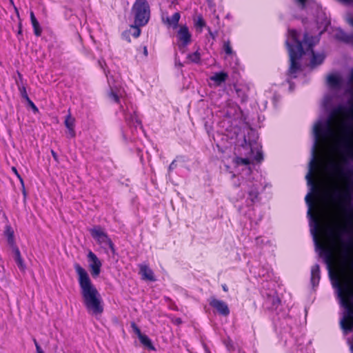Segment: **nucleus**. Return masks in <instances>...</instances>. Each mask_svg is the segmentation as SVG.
I'll return each mask as SVG.
<instances>
[{"label":"nucleus","instance_id":"1a4fd4ad","mask_svg":"<svg viewBox=\"0 0 353 353\" xmlns=\"http://www.w3.org/2000/svg\"><path fill=\"white\" fill-rule=\"evenodd\" d=\"M210 305L215 308L217 312L223 316H226L230 314V310L228 305L223 301L212 298L210 301Z\"/></svg>","mask_w":353,"mask_h":353},{"label":"nucleus","instance_id":"0eeeda50","mask_svg":"<svg viewBox=\"0 0 353 353\" xmlns=\"http://www.w3.org/2000/svg\"><path fill=\"white\" fill-rule=\"evenodd\" d=\"M90 232L92 238H94L99 244L108 246L112 251L114 250V244L106 233L104 232L101 226H94L90 229Z\"/></svg>","mask_w":353,"mask_h":353},{"label":"nucleus","instance_id":"dca6fc26","mask_svg":"<svg viewBox=\"0 0 353 353\" xmlns=\"http://www.w3.org/2000/svg\"><path fill=\"white\" fill-rule=\"evenodd\" d=\"M259 187L256 184H252V185L249 186L248 190V199L251 201L252 203H254L258 201L259 197Z\"/></svg>","mask_w":353,"mask_h":353},{"label":"nucleus","instance_id":"8fccbe9b","mask_svg":"<svg viewBox=\"0 0 353 353\" xmlns=\"http://www.w3.org/2000/svg\"><path fill=\"white\" fill-rule=\"evenodd\" d=\"M222 288L225 292H228V287L225 284L222 285Z\"/></svg>","mask_w":353,"mask_h":353},{"label":"nucleus","instance_id":"39448f33","mask_svg":"<svg viewBox=\"0 0 353 353\" xmlns=\"http://www.w3.org/2000/svg\"><path fill=\"white\" fill-rule=\"evenodd\" d=\"M258 135L255 130L250 128L248 130L246 135H244L243 142L241 146L245 150H249V154H253L254 159L261 162L263 159V153L259 148V144L257 143Z\"/></svg>","mask_w":353,"mask_h":353},{"label":"nucleus","instance_id":"3c124183","mask_svg":"<svg viewBox=\"0 0 353 353\" xmlns=\"http://www.w3.org/2000/svg\"><path fill=\"white\" fill-rule=\"evenodd\" d=\"M350 81L353 82V69L352 70L350 74Z\"/></svg>","mask_w":353,"mask_h":353},{"label":"nucleus","instance_id":"a211bd4d","mask_svg":"<svg viewBox=\"0 0 353 353\" xmlns=\"http://www.w3.org/2000/svg\"><path fill=\"white\" fill-rule=\"evenodd\" d=\"M312 54V59L310 63L312 66H316L321 64L325 59V56L323 54H316L314 50L310 51Z\"/></svg>","mask_w":353,"mask_h":353},{"label":"nucleus","instance_id":"6e6d98bb","mask_svg":"<svg viewBox=\"0 0 353 353\" xmlns=\"http://www.w3.org/2000/svg\"><path fill=\"white\" fill-rule=\"evenodd\" d=\"M178 65H179V66H183L182 63H178Z\"/></svg>","mask_w":353,"mask_h":353},{"label":"nucleus","instance_id":"c756f323","mask_svg":"<svg viewBox=\"0 0 353 353\" xmlns=\"http://www.w3.org/2000/svg\"><path fill=\"white\" fill-rule=\"evenodd\" d=\"M223 49L225 52L227 54H231L232 53V50L230 46V42L229 41H225L223 44Z\"/></svg>","mask_w":353,"mask_h":353},{"label":"nucleus","instance_id":"bb28decb","mask_svg":"<svg viewBox=\"0 0 353 353\" xmlns=\"http://www.w3.org/2000/svg\"><path fill=\"white\" fill-rule=\"evenodd\" d=\"M268 301L272 303V309H276L280 304V299L277 296H270Z\"/></svg>","mask_w":353,"mask_h":353},{"label":"nucleus","instance_id":"a878e982","mask_svg":"<svg viewBox=\"0 0 353 353\" xmlns=\"http://www.w3.org/2000/svg\"><path fill=\"white\" fill-rule=\"evenodd\" d=\"M234 162L237 165H249L250 161L248 158L236 157L234 159Z\"/></svg>","mask_w":353,"mask_h":353},{"label":"nucleus","instance_id":"f8f14e48","mask_svg":"<svg viewBox=\"0 0 353 353\" xmlns=\"http://www.w3.org/2000/svg\"><path fill=\"white\" fill-rule=\"evenodd\" d=\"M319 41V37L310 36L307 32H305L303 35V42L307 45V51H312L313 47Z\"/></svg>","mask_w":353,"mask_h":353},{"label":"nucleus","instance_id":"7c9ffc66","mask_svg":"<svg viewBox=\"0 0 353 353\" xmlns=\"http://www.w3.org/2000/svg\"><path fill=\"white\" fill-rule=\"evenodd\" d=\"M131 327L133 329V331L134 332V333L138 336V337L139 336H141V334H143L140 330V329L139 328V327L136 325L135 323L132 322L131 323Z\"/></svg>","mask_w":353,"mask_h":353},{"label":"nucleus","instance_id":"603ef678","mask_svg":"<svg viewBox=\"0 0 353 353\" xmlns=\"http://www.w3.org/2000/svg\"><path fill=\"white\" fill-rule=\"evenodd\" d=\"M208 30H209V33H210V35H211V37L214 39V34L210 31V28H208Z\"/></svg>","mask_w":353,"mask_h":353},{"label":"nucleus","instance_id":"7ed1b4c3","mask_svg":"<svg viewBox=\"0 0 353 353\" xmlns=\"http://www.w3.org/2000/svg\"><path fill=\"white\" fill-rule=\"evenodd\" d=\"M333 287L337 290L341 305L346 310L341 320V327L345 332H350L353 329V307L349 299L350 292L347 289H344L339 281L334 282Z\"/></svg>","mask_w":353,"mask_h":353},{"label":"nucleus","instance_id":"72a5a7b5","mask_svg":"<svg viewBox=\"0 0 353 353\" xmlns=\"http://www.w3.org/2000/svg\"><path fill=\"white\" fill-rule=\"evenodd\" d=\"M28 103V104L30 105V107L32 109L34 112H38L39 110L37 107L34 105V103L30 100V98L26 100Z\"/></svg>","mask_w":353,"mask_h":353},{"label":"nucleus","instance_id":"37998d69","mask_svg":"<svg viewBox=\"0 0 353 353\" xmlns=\"http://www.w3.org/2000/svg\"><path fill=\"white\" fill-rule=\"evenodd\" d=\"M346 171L348 175L353 176V169L352 168H347Z\"/></svg>","mask_w":353,"mask_h":353},{"label":"nucleus","instance_id":"c85d7f7f","mask_svg":"<svg viewBox=\"0 0 353 353\" xmlns=\"http://www.w3.org/2000/svg\"><path fill=\"white\" fill-rule=\"evenodd\" d=\"M14 261H15V262H16V263H17V266L19 267V268L21 271L24 272V271H25V270H26V265H25V263H24V262H23V261L22 258H21V256H20L19 258H16V259H14Z\"/></svg>","mask_w":353,"mask_h":353},{"label":"nucleus","instance_id":"aec40b11","mask_svg":"<svg viewBox=\"0 0 353 353\" xmlns=\"http://www.w3.org/2000/svg\"><path fill=\"white\" fill-rule=\"evenodd\" d=\"M180 17L179 12H175L171 17H168L166 21L169 26H172L175 29L178 27Z\"/></svg>","mask_w":353,"mask_h":353},{"label":"nucleus","instance_id":"ea45409f","mask_svg":"<svg viewBox=\"0 0 353 353\" xmlns=\"http://www.w3.org/2000/svg\"><path fill=\"white\" fill-rule=\"evenodd\" d=\"M21 188H22V192H23V197H24V200H26V196H27V193H26V191L25 185H24V182L23 181V184H21Z\"/></svg>","mask_w":353,"mask_h":353},{"label":"nucleus","instance_id":"9d476101","mask_svg":"<svg viewBox=\"0 0 353 353\" xmlns=\"http://www.w3.org/2000/svg\"><path fill=\"white\" fill-rule=\"evenodd\" d=\"M192 35L186 26L180 27L177 32V38L181 42V46L185 47L191 42Z\"/></svg>","mask_w":353,"mask_h":353},{"label":"nucleus","instance_id":"09e8293b","mask_svg":"<svg viewBox=\"0 0 353 353\" xmlns=\"http://www.w3.org/2000/svg\"><path fill=\"white\" fill-rule=\"evenodd\" d=\"M132 120H134V119H132ZM134 121H135V123L137 124V125H141V121L139 120L137 118H134Z\"/></svg>","mask_w":353,"mask_h":353},{"label":"nucleus","instance_id":"4be33fe9","mask_svg":"<svg viewBox=\"0 0 353 353\" xmlns=\"http://www.w3.org/2000/svg\"><path fill=\"white\" fill-rule=\"evenodd\" d=\"M139 339L141 343L145 347H147L149 350H154V346L151 342V340L149 337L145 334H141L139 336Z\"/></svg>","mask_w":353,"mask_h":353},{"label":"nucleus","instance_id":"f3484780","mask_svg":"<svg viewBox=\"0 0 353 353\" xmlns=\"http://www.w3.org/2000/svg\"><path fill=\"white\" fill-rule=\"evenodd\" d=\"M31 23L34 29V33L37 37H39L41 34L42 29L40 27L39 23L36 19L34 14L32 11L30 14Z\"/></svg>","mask_w":353,"mask_h":353},{"label":"nucleus","instance_id":"393cba45","mask_svg":"<svg viewBox=\"0 0 353 353\" xmlns=\"http://www.w3.org/2000/svg\"><path fill=\"white\" fill-rule=\"evenodd\" d=\"M17 85L18 86V88H19V90L20 92V94H21V97L23 99H24L25 100L28 99L29 97H28V95L27 94L26 87L23 85H21L19 83L18 81H17Z\"/></svg>","mask_w":353,"mask_h":353},{"label":"nucleus","instance_id":"2f4dec72","mask_svg":"<svg viewBox=\"0 0 353 353\" xmlns=\"http://www.w3.org/2000/svg\"><path fill=\"white\" fill-rule=\"evenodd\" d=\"M131 30H125L124 31L123 33H122V37L123 39H125L126 41H128V42H130V36H131Z\"/></svg>","mask_w":353,"mask_h":353},{"label":"nucleus","instance_id":"9b49d317","mask_svg":"<svg viewBox=\"0 0 353 353\" xmlns=\"http://www.w3.org/2000/svg\"><path fill=\"white\" fill-rule=\"evenodd\" d=\"M74 118H73L71 114L69 113L65 119L64 123L65 127L68 129V133L70 138H73L75 137L76 133L74 129Z\"/></svg>","mask_w":353,"mask_h":353},{"label":"nucleus","instance_id":"58836bf2","mask_svg":"<svg viewBox=\"0 0 353 353\" xmlns=\"http://www.w3.org/2000/svg\"><path fill=\"white\" fill-rule=\"evenodd\" d=\"M176 167V161L174 160L170 165L169 166V171H171L172 170H174L175 168Z\"/></svg>","mask_w":353,"mask_h":353},{"label":"nucleus","instance_id":"423d86ee","mask_svg":"<svg viewBox=\"0 0 353 353\" xmlns=\"http://www.w3.org/2000/svg\"><path fill=\"white\" fill-rule=\"evenodd\" d=\"M132 12L134 16V23L145 26L149 21L150 15V6L146 0H136Z\"/></svg>","mask_w":353,"mask_h":353},{"label":"nucleus","instance_id":"de8ad7c7","mask_svg":"<svg viewBox=\"0 0 353 353\" xmlns=\"http://www.w3.org/2000/svg\"><path fill=\"white\" fill-rule=\"evenodd\" d=\"M143 54L147 57L148 56V49H147V47L146 46H144L143 47Z\"/></svg>","mask_w":353,"mask_h":353},{"label":"nucleus","instance_id":"f257e3e1","mask_svg":"<svg viewBox=\"0 0 353 353\" xmlns=\"http://www.w3.org/2000/svg\"><path fill=\"white\" fill-rule=\"evenodd\" d=\"M346 108L343 105H338L330 112L328 118L325 121H317L313 126V134L314 143L312 147V155L309 163V171L305 176L307 185L310 187V191L305 197V203L308 206L307 215L311 221L315 223V225L311 229V233L313 236L316 246L319 247L320 243L317 238L318 222L312 213L313 202L312 200V194L315 190V182L313 179L314 169L316 167L315 150L319 144H325L330 142H335L338 138V132L336 127L339 121L342 119V114L346 111Z\"/></svg>","mask_w":353,"mask_h":353},{"label":"nucleus","instance_id":"4468645a","mask_svg":"<svg viewBox=\"0 0 353 353\" xmlns=\"http://www.w3.org/2000/svg\"><path fill=\"white\" fill-rule=\"evenodd\" d=\"M140 272L144 279L154 281L156 279L154 276L153 271L146 265H140Z\"/></svg>","mask_w":353,"mask_h":353},{"label":"nucleus","instance_id":"c03bdc74","mask_svg":"<svg viewBox=\"0 0 353 353\" xmlns=\"http://www.w3.org/2000/svg\"><path fill=\"white\" fill-rule=\"evenodd\" d=\"M173 322L176 325H180L182 323V320L180 318L175 319Z\"/></svg>","mask_w":353,"mask_h":353},{"label":"nucleus","instance_id":"20e7f679","mask_svg":"<svg viewBox=\"0 0 353 353\" xmlns=\"http://www.w3.org/2000/svg\"><path fill=\"white\" fill-rule=\"evenodd\" d=\"M289 36L291 39L296 43L295 46L292 45L288 40L285 41V45L288 48L290 65L288 70V72L290 74L296 73L301 68V65L298 62L303 55L305 54L303 49L302 41L299 39L298 32L295 30H289Z\"/></svg>","mask_w":353,"mask_h":353},{"label":"nucleus","instance_id":"a18cd8bd","mask_svg":"<svg viewBox=\"0 0 353 353\" xmlns=\"http://www.w3.org/2000/svg\"><path fill=\"white\" fill-rule=\"evenodd\" d=\"M21 34H22L21 23H19V30H18L17 34L21 35Z\"/></svg>","mask_w":353,"mask_h":353},{"label":"nucleus","instance_id":"473e14b6","mask_svg":"<svg viewBox=\"0 0 353 353\" xmlns=\"http://www.w3.org/2000/svg\"><path fill=\"white\" fill-rule=\"evenodd\" d=\"M109 97L113 100L114 102L116 103H119V96L115 93L112 90H111V92L109 93Z\"/></svg>","mask_w":353,"mask_h":353},{"label":"nucleus","instance_id":"79ce46f5","mask_svg":"<svg viewBox=\"0 0 353 353\" xmlns=\"http://www.w3.org/2000/svg\"><path fill=\"white\" fill-rule=\"evenodd\" d=\"M347 22L353 27V17H348L347 18Z\"/></svg>","mask_w":353,"mask_h":353},{"label":"nucleus","instance_id":"b1692460","mask_svg":"<svg viewBox=\"0 0 353 353\" xmlns=\"http://www.w3.org/2000/svg\"><path fill=\"white\" fill-rule=\"evenodd\" d=\"M188 58L192 62L195 63H198L200 62L201 60V55L200 53L196 52H194V53L189 54L188 55Z\"/></svg>","mask_w":353,"mask_h":353},{"label":"nucleus","instance_id":"412c9836","mask_svg":"<svg viewBox=\"0 0 353 353\" xmlns=\"http://www.w3.org/2000/svg\"><path fill=\"white\" fill-rule=\"evenodd\" d=\"M336 38L338 40L344 41L345 43H349L352 40V36L346 34L342 30H339L338 32L336 34Z\"/></svg>","mask_w":353,"mask_h":353},{"label":"nucleus","instance_id":"5701e85b","mask_svg":"<svg viewBox=\"0 0 353 353\" xmlns=\"http://www.w3.org/2000/svg\"><path fill=\"white\" fill-rule=\"evenodd\" d=\"M141 26H138V24L134 23V25H131L130 28V30H131V34L135 38L139 37L141 34V29L139 28Z\"/></svg>","mask_w":353,"mask_h":353},{"label":"nucleus","instance_id":"f03ea898","mask_svg":"<svg viewBox=\"0 0 353 353\" xmlns=\"http://www.w3.org/2000/svg\"><path fill=\"white\" fill-rule=\"evenodd\" d=\"M74 269L78 274L81 295L85 308L94 315L101 314L103 311V307L99 292L92 284L85 269L79 263L74 264Z\"/></svg>","mask_w":353,"mask_h":353},{"label":"nucleus","instance_id":"2eb2a0df","mask_svg":"<svg viewBox=\"0 0 353 353\" xmlns=\"http://www.w3.org/2000/svg\"><path fill=\"white\" fill-rule=\"evenodd\" d=\"M228 77L226 72H216L213 76L210 77V80L215 82L217 85H220L222 83L225 82Z\"/></svg>","mask_w":353,"mask_h":353},{"label":"nucleus","instance_id":"f704fd0d","mask_svg":"<svg viewBox=\"0 0 353 353\" xmlns=\"http://www.w3.org/2000/svg\"><path fill=\"white\" fill-rule=\"evenodd\" d=\"M34 343L36 347V352L35 353H44L43 350L41 347V346L39 345L38 342L35 339H33Z\"/></svg>","mask_w":353,"mask_h":353},{"label":"nucleus","instance_id":"6ab92c4d","mask_svg":"<svg viewBox=\"0 0 353 353\" xmlns=\"http://www.w3.org/2000/svg\"><path fill=\"white\" fill-rule=\"evenodd\" d=\"M327 83L330 87L336 88L340 86L341 79L336 75L330 74L327 76Z\"/></svg>","mask_w":353,"mask_h":353},{"label":"nucleus","instance_id":"6e6552de","mask_svg":"<svg viewBox=\"0 0 353 353\" xmlns=\"http://www.w3.org/2000/svg\"><path fill=\"white\" fill-rule=\"evenodd\" d=\"M88 261L89 263L91 275L94 278L97 277L100 274L101 268L102 266L101 261L92 251H90L88 254Z\"/></svg>","mask_w":353,"mask_h":353},{"label":"nucleus","instance_id":"a19ab883","mask_svg":"<svg viewBox=\"0 0 353 353\" xmlns=\"http://www.w3.org/2000/svg\"><path fill=\"white\" fill-rule=\"evenodd\" d=\"M51 154H52V156L53 159L56 161H58V155H57V154L53 150H51Z\"/></svg>","mask_w":353,"mask_h":353},{"label":"nucleus","instance_id":"864d4df0","mask_svg":"<svg viewBox=\"0 0 353 353\" xmlns=\"http://www.w3.org/2000/svg\"><path fill=\"white\" fill-rule=\"evenodd\" d=\"M329 260H330V256H327V263H328V266H330V262H329Z\"/></svg>","mask_w":353,"mask_h":353},{"label":"nucleus","instance_id":"5fc2aeb1","mask_svg":"<svg viewBox=\"0 0 353 353\" xmlns=\"http://www.w3.org/2000/svg\"><path fill=\"white\" fill-rule=\"evenodd\" d=\"M12 236H13V232H12L10 234V237L11 239H12Z\"/></svg>","mask_w":353,"mask_h":353},{"label":"nucleus","instance_id":"cd10ccee","mask_svg":"<svg viewBox=\"0 0 353 353\" xmlns=\"http://www.w3.org/2000/svg\"><path fill=\"white\" fill-rule=\"evenodd\" d=\"M194 24L196 28H200L201 29H202L206 25L201 15L197 17V19L195 20Z\"/></svg>","mask_w":353,"mask_h":353},{"label":"nucleus","instance_id":"4c0bfd02","mask_svg":"<svg viewBox=\"0 0 353 353\" xmlns=\"http://www.w3.org/2000/svg\"><path fill=\"white\" fill-rule=\"evenodd\" d=\"M17 74H18V77L19 79L16 80L19 81V83L22 85H23V77H22V74L19 72H17Z\"/></svg>","mask_w":353,"mask_h":353},{"label":"nucleus","instance_id":"ddd939ff","mask_svg":"<svg viewBox=\"0 0 353 353\" xmlns=\"http://www.w3.org/2000/svg\"><path fill=\"white\" fill-rule=\"evenodd\" d=\"M320 267L319 264H315L311 269V283L313 288L319 285L320 281Z\"/></svg>","mask_w":353,"mask_h":353},{"label":"nucleus","instance_id":"c9c22d12","mask_svg":"<svg viewBox=\"0 0 353 353\" xmlns=\"http://www.w3.org/2000/svg\"><path fill=\"white\" fill-rule=\"evenodd\" d=\"M12 171L15 174V175L17 176V178L19 179V181L21 184H23V179L21 176V175L19 174L17 168L15 167H12Z\"/></svg>","mask_w":353,"mask_h":353},{"label":"nucleus","instance_id":"49530a36","mask_svg":"<svg viewBox=\"0 0 353 353\" xmlns=\"http://www.w3.org/2000/svg\"><path fill=\"white\" fill-rule=\"evenodd\" d=\"M296 1H299L302 5L303 7L305 6V4L307 1V0H296Z\"/></svg>","mask_w":353,"mask_h":353},{"label":"nucleus","instance_id":"e433bc0d","mask_svg":"<svg viewBox=\"0 0 353 353\" xmlns=\"http://www.w3.org/2000/svg\"><path fill=\"white\" fill-rule=\"evenodd\" d=\"M13 252H14V259L19 258L21 256L20 251L17 246L13 247Z\"/></svg>","mask_w":353,"mask_h":353}]
</instances>
